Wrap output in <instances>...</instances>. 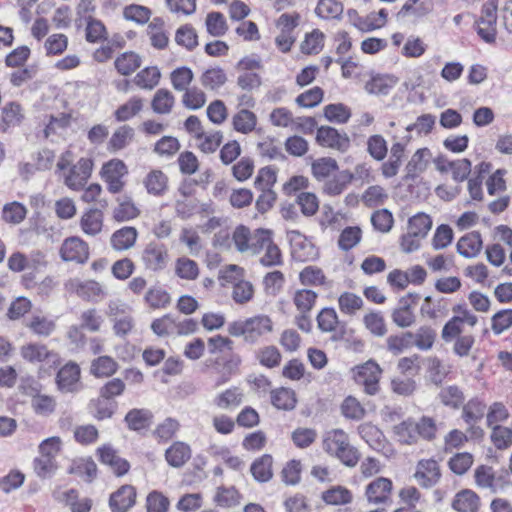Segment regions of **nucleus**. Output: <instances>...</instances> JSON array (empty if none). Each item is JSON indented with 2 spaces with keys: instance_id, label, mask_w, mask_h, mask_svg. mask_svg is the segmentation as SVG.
Listing matches in <instances>:
<instances>
[{
  "instance_id": "obj_20",
  "label": "nucleus",
  "mask_w": 512,
  "mask_h": 512,
  "mask_svg": "<svg viewBox=\"0 0 512 512\" xmlns=\"http://www.w3.org/2000/svg\"><path fill=\"white\" fill-rule=\"evenodd\" d=\"M136 500V490L131 485H124L114 492L109 499V506L113 512H126Z\"/></svg>"
},
{
  "instance_id": "obj_19",
  "label": "nucleus",
  "mask_w": 512,
  "mask_h": 512,
  "mask_svg": "<svg viewBox=\"0 0 512 512\" xmlns=\"http://www.w3.org/2000/svg\"><path fill=\"white\" fill-rule=\"evenodd\" d=\"M433 9V0H407L398 12V17L418 20L429 15Z\"/></svg>"
},
{
  "instance_id": "obj_43",
  "label": "nucleus",
  "mask_w": 512,
  "mask_h": 512,
  "mask_svg": "<svg viewBox=\"0 0 512 512\" xmlns=\"http://www.w3.org/2000/svg\"><path fill=\"white\" fill-rule=\"evenodd\" d=\"M141 57L135 52H124L115 60V68L121 75H130L141 65Z\"/></svg>"
},
{
  "instance_id": "obj_42",
  "label": "nucleus",
  "mask_w": 512,
  "mask_h": 512,
  "mask_svg": "<svg viewBox=\"0 0 512 512\" xmlns=\"http://www.w3.org/2000/svg\"><path fill=\"white\" fill-rule=\"evenodd\" d=\"M313 176L318 180L328 178L332 173L338 170V163L331 157H322L314 160L311 165Z\"/></svg>"
},
{
  "instance_id": "obj_36",
  "label": "nucleus",
  "mask_w": 512,
  "mask_h": 512,
  "mask_svg": "<svg viewBox=\"0 0 512 512\" xmlns=\"http://www.w3.org/2000/svg\"><path fill=\"white\" fill-rule=\"evenodd\" d=\"M102 212L100 209L92 208L84 212L81 218V228L87 235H96L102 229Z\"/></svg>"
},
{
  "instance_id": "obj_44",
  "label": "nucleus",
  "mask_w": 512,
  "mask_h": 512,
  "mask_svg": "<svg viewBox=\"0 0 512 512\" xmlns=\"http://www.w3.org/2000/svg\"><path fill=\"white\" fill-rule=\"evenodd\" d=\"M70 122L71 117L64 113H60L57 116H51L44 129L45 137L63 136L67 132Z\"/></svg>"
},
{
  "instance_id": "obj_21",
  "label": "nucleus",
  "mask_w": 512,
  "mask_h": 512,
  "mask_svg": "<svg viewBox=\"0 0 512 512\" xmlns=\"http://www.w3.org/2000/svg\"><path fill=\"white\" fill-rule=\"evenodd\" d=\"M26 394L31 396V407L36 415L48 417L54 413L57 403L53 396L41 394L37 388H31Z\"/></svg>"
},
{
  "instance_id": "obj_40",
  "label": "nucleus",
  "mask_w": 512,
  "mask_h": 512,
  "mask_svg": "<svg viewBox=\"0 0 512 512\" xmlns=\"http://www.w3.org/2000/svg\"><path fill=\"white\" fill-rule=\"evenodd\" d=\"M273 459L270 455H263L256 459L251 465V473L255 480L259 482H267L272 478Z\"/></svg>"
},
{
  "instance_id": "obj_32",
  "label": "nucleus",
  "mask_w": 512,
  "mask_h": 512,
  "mask_svg": "<svg viewBox=\"0 0 512 512\" xmlns=\"http://www.w3.org/2000/svg\"><path fill=\"white\" fill-rule=\"evenodd\" d=\"M167 176L160 170L150 171L143 180L147 192L154 196H161L167 189Z\"/></svg>"
},
{
  "instance_id": "obj_60",
  "label": "nucleus",
  "mask_w": 512,
  "mask_h": 512,
  "mask_svg": "<svg viewBox=\"0 0 512 512\" xmlns=\"http://www.w3.org/2000/svg\"><path fill=\"white\" fill-rule=\"evenodd\" d=\"M322 500L329 505H345L352 501V494L347 488L336 486L323 492Z\"/></svg>"
},
{
  "instance_id": "obj_26",
  "label": "nucleus",
  "mask_w": 512,
  "mask_h": 512,
  "mask_svg": "<svg viewBox=\"0 0 512 512\" xmlns=\"http://www.w3.org/2000/svg\"><path fill=\"white\" fill-rule=\"evenodd\" d=\"M24 115L20 104L16 102L7 103L1 112L0 131L6 132L9 128L15 127L21 123Z\"/></svg>"
},
{
  "instance_id": "obj_17",
  "label": "nucleus",
  "mask_w": 512,
  "mask_h": 512,
  "mask_svg": "<svg viewBox=\"0 0 512 512\" xmlns=\"http://www.w3.org/2000/svg\"><path fill=\"white\" fill-rule=\"evenodd\" d=\"M388 13L385 9L380 10V18L376 20V15L370 13L366 17H360L355 10L348 11L350 23L362 32H369L384 26Z\"/></svg>"
},
{
  "instance_id": "obj_39",
  "label": "nucleus",
  "mask_w": 512,
  "mask_h": 512,
  "mask_svg": "<svg viewBox=\"0 0 512 512\" xmlns=\"http://www.w3.org/2000/svg\"><path fill=\"white\" fill-rule=\"evenodd\" d=\"M152 414L147 409H132L125 416V422L129 429L139 431L146 429L151 424Z\"/></svg>"
},
{
  "instance_id": "obj_30",
  "label": "nucleus",
  "mask_w": 512,
  "mask_h": 512,
  "mask_svg": "<svg viewBox=\"0 0 512 512\" xmlns=\"http://www.w3.org/2000/svg\"><path fill=\"white\" fill-rule=\"evenodd\" d=\"M40 264V254L27 257L21 252L12 253L7 261L8 268L13 272H22L27 269H34Z\"/></svg>"
},
{
  "instance_id": "obj_33",
  "label": "nucleus",
  "mask_w": 512,
  "mask_h": 512,
  "mask_svg": "<svg viewBox=\"0 0 512 512\" xmlns=\"http://www.w3.org/2000/svg\"><path fill=\"white\" fill-rule=\"evenodd\" d=\"M452 506L458 512H476L479 508V497L472 490H463L456 494Z\"/></svg>"
},
{
  "instance_id": "obj_63",
  "label": "nucleus",
  "mask_w": 512,
  "mask_h": 512,
  "mask_svg": "<svg viewBox=\"0 0 512 512\" xmlns=\"http://www.w3.org/2000/svg\"><path fill=\"white\" fill-rule=\"evenodd\" d=\"M315 12L323 19H337L343 13V5L337 0H319Z\"/></svg>"
},
{
  "instance_id": "obj_48",
  "label": "nucleus",
  "mask_w": 512,
  "mask_h": 512,
  "mask_svg": "<svg viewBox=\"0 0 512 512\" xmlns=\"http://www.w3.org/2000/svg\"><path fill=\"white\" fill-rule=\"evenodd\" d=\"M395 84V78L387 75H378L366 83L365 89L370 94L387 95Z\"/></svg>"
},
{
  "instance_id": "obj_2",
  "label": "nucleus",
  "mask_w": 512,
  "mask_h": 512,
  "mask_svg": "<svg viewBox=\"0 0 512 512\" xmlns=\"http://www.w3.org/2000/svg\"><path fill=\"white\" fill-rule=\"evenodd\" d=\"M273 327V321L268 315L259 314L231 322L227 330L231 336L243 337L245 342L254 344L272 333Z\"/></svg>"
},
{
  "instance_id": "obj_31",
  "label": "nucleus",
  "mask_w": 512,
  "mask_h": 512,
  "mask_svg": "<svg viewBox=\"0 0 512 512\" xmlns=\"http://www.w3.org/2000/svg\"><path fill=\"white\" fill-rule=\"evenodd\" d=\"M352 179L353 174L351 172L348 170L340 171L333 178L325 182L323 191L329 196H337L347 188Z\"/></svg>"
},
{
  "instance_id": "obj_58",
  "label": "nucleus",
  "mask_w": 512,
  "mask_h": 512,
  "mask_svg": "<svg viewBox=\"0 0 512 512\" xmlns=\"http://www.w3.org/2000/svg\"><path fill=\"white\" fill-rule=\"evenodd\" d=\"M363 304L362 298L352 292H344L338 298L339 309L346 315H355Z\"/></svg>"
},
{
  "instance_id": "obj_18",
  "label": "nucleus",
  "mask_w": 512,
  "mask_h": 512,
  "mask_svg": "<svg viewBox=\"0 0 512 512\" xmlns=\"http://www.w3.org/2000/svg\"><path fill=\"white\" fill-rule=\"evenodd\" d=\"M69 286L80 298L87 301L97 302L105 296L102 286L93 280L80 281L75 279L69 282Z\"/></svg>"
},
{
  "instance_id": "obj_27",
  "label": "nucleus",
  "mask_w": 512,
  "mask_h": 512,
  "mask_svg": "<svg viewBox=\"0 0 512 512\" xmlns=\"http://www.w3.org/2000/svg\"><path fill=\"white\" fill-rule=\"evenodd\" d=\"M318 299V294L311 289H296L293 293L292 300L298 313H311Z\"/></svg>"
},
{
  "instance_id": "obj_49",
  "label": "nucleus",
  "mask_w": 512,
  "mask_h": 512,
  "mask_svg": "<svg viewBox=\"0 0 512 512\" xmlns=\"http://www.w3.org/2000/svg\"><path fill=\"white\" fill-rule=\"evenodd\" d=\"M271 402L277 409L292 410L296 405V397L293 390L279 388L271 391Z\"/></svg>"
},
{
  "instance_id": "obj_55",
  "label": "nucleus",
  "mask_w": 512,
  "mask_h": 512,
  "mask_svg": "<svg viewBox=\"0 0 512 512\" xmlns=\"http://www.w3.org/2000/svg\"><path fill=\"white\" fill-rule=\"evenodd\" d=\"M324 117L329 122L345 124L351 117V111L342 103L328 104L324 107Z\"/></svg>"
},
{
  "instance_id": "obj_3",
  "label": "nucleus",
  "mask_w": 512,
  "mask_h": 512,
  "mask_svg": "<svg viewBox=\"0 0 512 512\" xmlns=\"http://www.w3.org/2000/svg\"><path fill=\"white\" fill-rule=\"evenodd\" d=\"M323 449L348 467L356 466L359 461L358 450L350 444L348 434L342 429H332L324 434Z\"/></svg>"
},
{
  "instance_id": "obj_29",
  "label": "nucleus",
  "mask_w": 512,
  "mask_h": 512,
  "mask_svg": "<svg viewBox=\"0 0 512 512\" xmlns=\"http://www.w3.org/2000/svg\"><path fill=\"white\" fill-rule=\"evenodd\" d=\"M21 357L30 363H39L49 357H54L55 354L48 350V348L39 343H28L20 348Z\"/></svg>"
},
{
  "instance_id": "obj_61",
  "label": "nucleus",
  "mask_w": 512,
  "mask_h": 512,
  "mask_svg": "<svg viewBox=\"0 0 512 512\" xmlns=\"http://www.w3.org/2000/svg\"><path fill=\"white\" fill-rule=\"evenodd\" d=\"M68 47V37L62 33H54L47 37L44 42L46 56H57L62 54Z\"/></svg>"
},
{
  "instance_id": "obj_9",
  "label": "nucleus",
  "mask_w": 512,
  "mask_h": 512,
  "mask_svg": "<svg viewBox=\"0 0 512 512\" xmlns=\"http://www.w3.org/2000/svg\"><path fill=\"white\" fill-rule=\"evenodd\" d=\"M393 483L389 478L378 477L365 489V496L371 505H389L391 503Z\"/></svg>"
},
{
  "instance_id": "obj_16",
  "label": "nucleus",
  "mask_w": 512,
  "mask_h": 512,
  "mask_svg": "<svg viewBox=\"0 0 512 512\" xmlns=\"http://www.w3.org/2000/svg\"><path fill=\"white\" fill-rule=\"evenodd\" d=\"M80 368L75 363L63 366L57 374L58 389L63 393L75 392L79 386Z\"/></svg>"
},
{
  "instance_id": "obj_35",
  "label": "nucleus",
  "mask_w": 512,
  "mask_h": 512,
  "mask_svg": "<svg viewBox=\"0 0 512 512\" xmlns=\"http://www.w3.org/2000/svg\"><path fill=\"white\" fill-rule=\"evenodd\" d=\"M26 327L38 336L47 337L55 330L56 324L55 321L49 317L34 314L26 322Z\"/></svg>"
},
{
  "instance_id": "obj_15",
  "label": "nucleus",
  "mask_w": 512,
  "mask_h": 512,
  "mask_svg": "<svg viewBox=\"0 0 512 512\" xmlns=\"http://www.w3.org/2000/svg\"><path fill=\"white\" fill-rule=\"evenodd\" d=\"M97 452L100 461L108 465L117 476H122L129 471V462L121 458L110 444L99 447Z\"/></svg>"
},
{
  "instance_id": "obj_34",
  "label": "nucleus",
  "mask_w": 512,
  "mask_h": 512,
  "mask_svg": "<svg viewBox=\"0 0 512 512\" xmlns=\"http://www.w3.org/2000/svg\"><path fill=\"white\" fill-rule=\"evenodd\" d=\"M391 318L393 323L400 328L410 327L416 320L415 314L406 298L400 300V306L392 311Z\"/></svg>"
},
{
  "instance_id": "obj_46",
  "label": "nucleus",
  "mask_w": 512,
  "mask_h": 512,
  "mask_svg": "<svg viewBox=\"0 0 512 512\" xmlns=\"http://www.w3.org/2000/svg\"><path fill=\"white\" fill-rule=\"evenodd\" d=\"M358 432L371 448L379 450L383 447L384 435L376 426L364 423L358 427Z\"/></svg>"
},
{
  "instance_id": "obj_23",
  "label": "nucleus",
  "mask_w": 512,
  "mask_h": 512,
  "mask_svg": "<svg viewBox=\"0 0 512 512\" xmlns=\"http://www.w3.org/2000/svg\"><path fill=\"white\" fill-rule=\"evenodd\" d=\"M432 154L428 148H420L415 151L406 165V179H414L424 172L428 166Z\"/></svg>"
},
{
  "instance_id": "obj_12",
  "label": "nucleus",
  "mask_w": 512,
  "mask_h": 512,
  "mask_svg": "<svg viewBox=\"0 0 512 512\" xmlns=\"http://www.w3.org/2000/svg\"><path fill=\"white\" fill-rule=\"evenodd\" d=\"M141 260L146 269L151 271L163 270L169 260L167 248L164 244L150 242L144 248Z\"/></svg>"
},
{
  "instance_id": "obj_54",
  "label": "nucleus",
  "mask_w": 512,
  "mask_h": 512,
  "mask_svg": "<svg viewBox=\"0 0 512 512\" xmlns=\"http://www.w3.org/2000/svg\"><path fill=\"white\" fill-rule=\"evenodd\" d=\"M413 346L421 351L430 350L436 339V332L429 326H421L415 333H412Z\"/></svg>"
},
{
  "instance_id": "obj_37",
  "label": "nucleus",
  "mask_w": 512,
  "mask_h": 512,
  "mask_svg": "<svg viewBox=\"0 0 512 512\" xmlns=\"http://www.w3.org/2000/svg\"><path fill=\"white\" fill-rule=\"evenodd\" d=\"M439 401L446 407L458 409L464 403V394L456 385L441 388L438 394Z\"/></svg>"
},
{
  "instance_id": "obj_6",
  "label": "nucleus",
  "mask_w": 512,
  "mask_h": 512,
  "mask_svg": "<svg viewBox=\"0 0 512 512\" xmlns=\"http://www.w3.org/2000/svg\"><path fill=\"white\" fill-rule=\"evenodd\" d=\"M100 174L108 191L116 194L125 186L124 177L128 174V168L122 160L112 159L103 164Z\"/></svg>"
},
{
  "instance_id": "obj_1",
  "label": "nucleus",
  "mask_w": 512,
  "mask_h": 512,
  "mask_svg": "<svg viewBox=\"0 0 512 512\" xmlns=\"http://www.w3.org/2000/svg\"><path fill=\"white\" fill-rule=\"evenodd\" d=\"M74 154L70 150L63 152L56 164L57 172L63 183L73 191L84 189L93 171V161L88 157H81L76 163Z\"/></svg>"
},
{
  "instance_id": "obj_22",
  "label": "nucleus",
  "mask_w": 512,
  "mask_h": 512,
  "mask_svg": "<svg viewBox=\"0 0 512 512\" xmlns=\"http://www.w3.org/2000/svg\"><path fill=\"white\" fill-rule=\"evenodd\" d=\"M244 394L239 387H230L213 398V404L221 409L233 411L243 402Z\"/></svg>"
},
{
  "instance_id": "obj_47",
  "label": "nucleus",
  "mask_w": 512,
  "mask_h": 512,
  "mask_svg": "<svg viewBox=\"0 0 512 512\" xmlns=\"http://www.w3.org/2000/svg\"><path fill=\"white\" fill-rule=\"evenodd\" d=\"M227 81L226 73L223 69L216 67L207 69L200 78V82L208 90H218Z\"/></svg>"
},
{
  "instance_id": "obj_50",
  "label": "nucleus",
  "mask_w": 512,
  "mask_h": 512,
  "mask_svg": "<svg viewBox=\"0 0 512 512\" xmlns=\"http://www.w3.org/2000/svg\"><path fill=\"white\" fill-rule=\"evenodd\" d=\"M240 494L234 487H218L213 501L217 506L231 508L240 504Z\"/></svg>"
},
{
  "instance_id": "obj_24",
  "label": "nucleus",
  "mask_w": 512,
  "mask_h": 512,
  "mask_svg": "<svg viewBox=\"0 0 512 512\" xmlns=\"http://www.w3.org/2000/svg\"><path fill=\"white\" fill-rule=\"evenodd\" d=\"M482 249V238L479 232L473 231L462 236L457 242V251L465 258L476 257Z\"/></svg>"
},
{
  "instance_id": "obj_56",
  "label": "nucleus",
  "mask_w": 512,
  "mask_h": 512,
  "mask_svg": "<svg viewBox=\"0 0 512 512\" xmlns=\"http://www.w3.org/2000/svg\"><path fill=\"white\" fill-rule=\"evenodd\" d=\"M223 135L220 131L203 132L196 138L197 147L204 153L215 152L220 146Z\"/></svg>"
},
{
  "instance_id": "obj_62",
  "label": "nucleus",
  "mask_w": 512,
  "mask_h": 512,
  "mask_svg": "<svg viewBox=\"0 0 512 512\" xmlns=\"http://www.w3.org/2000/svg\"><path fill=\"white\" fill-rule=\"evenodd\" d=\"M395 434L398 440L403 444H413L418 440L416 422L413 420H405L395 426Z\"/></svg>"
},
{
  "instance_id": "obj_25",
  "label": "nucleus",
  "mask_w": 512,
  "mask_h": 512,
  "mask_svg": "<svg viewBox=\"0 0 512 512\" xmlns=\"http://www.w3.org/2000/svg\"><path fill=\"white\" fill-rule=\"evenodd\" d=\"M191 458L190 446L184 442H174L165 452V459L172 467H182Z\"/></svg>"
},
{
  "instance_id": "obj_4",
  "label": "nucleus",
  "mask_w": 512,
  "mask_h": 512,
  "mask_svg": "<svg viewBox=\"0 0 512 512\" xmlns=\"http://www.w3.org/2000/svg\"><path fill=\"white\" fill-rule=\"evenodd\" d=\"M381 373L382 369L373 360H368L352 369L353 379L358 385L363 387L364 392L368 395L378 393Z\"/></svg>"
},
{
  "instance_id": "obj_7",
  "label": "nucleus",
  "mask_w": 512,
  "mask_h": 512,
  "mask_svg": "<svg viewBox=\"0 0 512 512\" xmlns=\"http://www.w3.org/2000/svg\"><path fill=\"white\" fill-rule=\"evenodd\" d=\"M315 139L321 147L330 148L341 153L347 152L351 146L347 133L331 126L319 127Z\"/></svg>"
},
{
  "instance_id": "obj_52",
  "label": "nucleus",
  "mask_w": 512,
  "mask_h": 512,
  "mask_svg": "<svg viewBox=\"0 0 512 512\" xmlns=\"http://www.w3.org/2000/svg\"><path fill=\"white\" fill-rule=\"evenodd\" d=\"M387 350L393 355H399L413 346L412 332L390 335L386 339Z\"/></svg>"
},
{
  "instance_id": "obj_10",
  "label": "nucleus",
  "mask_w": 512,
  "mask_h": 512,
  "mask_svg": "<svg viewBox=\"0 0 512 512\" xmlns=\"http://www.w3.org/2000/svg\"><path fill=\"white\" fill-rule=\"evenodd\" d=\"M259 254H262L259 258V262L264 267H276L283 264L281 250L274 243L269 230H265L264 235L260 238L257 245V255Z\"/></svg>"
},
{
  "instance_id": "obj_8",
  "label": "nucleus",
  "mask_w": 512,
  "mask_h": 512,
  "mask_svg": "<svg viewBox=\"0 0 512 512\" xmlns=\"http://www.w3.org/2000/svg\"><path fill=\"white\" fill-rule=\"evenodd\" d=\"M264 232V229H257L251 233L247 227L240 225L235 228L232 241L237 251L257 255V245Z\"/></svg>"
},
{
  "instance_id": "obj_14",
  "label": "nucleus",
  "mask_w": 512,
  "mask_h": 512,
  "mask_svg": "<svg viewBox=\"0 0 512 512\" xmlns=\"http://www.w3.org/2000/svg\"><path fill=\"white\" fill-rule=\"evenodd\" d=\"M414 478L423 488H431L435 486L441 478L438 462L434 459L420 460L417 463Z\"/></svg>"
},
{
  "instance_id": "obj_57",
  "label": "nucleus",
  "mask_w": 512,
  "mask_h": 512,
  "mask_svg": "<svg viewBox=\"0 0 512 512\" xmlns=\"http://www.w3.org/2000/svg\"><path fill=\"white\" fill-rule=\"evenodd\" d=\"M147 34L151 44L157 49H163L168 44V36L163 28V21L155 18L148 26Z\"/></svg>"
},
{
  "instance_id": "obj_64",
  "label": "nucleus",
  "mask_w": 512,
  "mask_h": 512,
  "mask_svg": "<svg viewBox=\"0 0 512 512\" xmlns=\"http://www.w3.org/2000/svg\"><path fill=\"white\" fill-rule=\"evenodd\" d=\"M367 152L376 161H382L387 156L388 146L384 137L380 134L371 135L367 139Z\"/></svg>"
},
{
  "instance_id": "obj_53",
  "label": "nucleus",
  "mask_w": 512,
  "mask_h": 512,
  "mask_svg": "<svg viewBox=\"0 0 512 512\" xmlns=\"http://www.w3.org/2000/svg\"><path fill=\"white\" fill-rule=\"evenodd\" d=\"M431 228V217L425 213H417L409 219L407 231L425 238Z\"/></svg>"
},
{
  "instance_id": "obj_41",
  "label": "nucleus",
  "mask_w": 512,
  "mask_h": 512,
  "mask_svg": "<svg viewBox=\"0 0 512 512\" xmlns=\"http://www.w3.org/2000/svg\"><path fill=\"white\" fill-rule=\"evenodd\" d=\"M160 70L156 66L146 67L136 74L134 83L141 89L152 90L159 83Z\"/></svg>"
},
{
  "instance_id": "obj_59",
  "label": "nucleus",
  "mask_w": 512,
  "mask_h": 512,
  "mask_svg": "<svg viewBox=\"0 0 512 512\" xmlns=\"http://www.w3.org/2000/svg\"><path fill=\"white\" fill-rule=\"evenodd\" d=\"M175 98L167 89H159L152 100V109L158 114H167L172 110Z\"/></svg>"
},
{
  "instance_id": "obj_28",
  "label": "nucleus",
  "mask_w": 512,
  "mask_h": 512,
  "mask_svg": "<svg viewBox=\"0 0 512 512\" xmlns=\"http://www.w3.org/2000/svg\"><path fill=\"white\" fill-rule=\"evenodd\" d=\"M138 237V232L134 227H123L115 231L111 236V245L115 250L124 251L131 248Z\"/></svg>"
},
{
  "instance_id": "obj_51",
  "label": "nucleus",
  "mask_w": 512,
  "mask_h": 512,
  "mask_svg": "<svg viewBox=\"0 0 512 512\" xmlns=\"http://www.w3.org/2000/svg\"><path fill=\"white\" fill-rule=\"evenodd\" d=\"M118 369L117 362L109 356H99L91 364V373L95 377H109Z\"/></svg>"
},
{
  "instance_id": "obj_5",
  "label": "nucleus",
  "mask_w": 512,
  "mask_h": 512,
  "mask_svg": "<svg viewBox=\"0 0 512 512\" xmlns=\"http://www.w3.org/2000/svg\"><path fill=\"white\" fill-rule=\"evenodd\" d=\"M498 0H488L482 6L481 16L476 22L478 35L486 43H494L497 35Z\"/></svg>"
},
{
  "instance_id": "obj_11",
  "label": "nucleus",
  "mask_w": 512,
  "mask_h": 512,
  "mask_svg": "<svg viewBox=\"0 0 512 512\" xmlns=\"http://www.w3.org/2000/svg\"><path fill=\"white\" fill-rule=\"evenodd\" d=\"M291 253L295 260L305 262L317 257L318 251L313 243L297 230L287 232Z\"/></svg>"
},
{
  "instance_id": "obj_13",
  "label": "nucleus",
  "mask_w": 512,
  "mask_h": 512,
  "mask_svg": "<svg viewBox=\"0 0 512 512\" xmlns=\"http://www.w3.org/2000/svg\"><path fill=\"white\" fill-rule=\"evenodd\" d=\"M60 256L66 262L85 263L89 258V247L79 237H70L64 240L60 248Z\"/></svg>"
},
{
  "instance_id": "obj_45",
  "label": "nucleus",
  "mask_w": 512,
  "mask_h": 512,
  "mask_svg": "<svg viewBox=\"0 0 512 512\" xmlns=\"http://www.w3.org/2000/svg\"><path fill=\"white\" fill-rule=\"evenodd\" d=\"M145 302L153 309H164L171 303V297L164 288L154 286L146 292Z\"/></svg>"
},
{
  "instance_id": "obj_38",
  "label": "nucleus",
  "mask_w": 512,
  "mask_h": 512,
  "mask_svg": "<svg viewBox=\"0 0 512 512\" xmlns=\"http://www.w3.org/2000/svg\"><path fill=\"white\" fill-rule=\"evenodd\" d=\"M232 124L237 132L248 134L255 129L257 117L252 111L241 109L233 116Z\"/></svg>"
}]
</instances>
